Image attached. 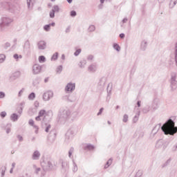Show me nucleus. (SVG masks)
<instances>
[{"instance_id": "nucleus-21", "label": "nucleus", "mask_w": 177, "mask_h": 177, "mask_svg": "<svg viewBox=\"0 0 177 177\" xmlns=\"http://www.w3.org/2000/svg\"><path fill=\"white\" fill-rule=\"evenodd\" d=\"M62 169H63V171H64V172H66V171H68V169L70 168V165H68V163H67V162H62Z\"/></svg>"}, {"instance_id": "nucleus-5", "label": "nucleus", "mask_w": 177, "mask_h": 177, "mask_svg": "<svg viewBox=\"0 0 177 177\" xmlns=\"http://www.w3.org/2000/svg\"><path fill=\"white\" fill-rule=\"evenodd\" d=\"M170 86L171 91H176L177 88L176 73H173L171 75Z\"/></svg>"}, {"instance_id": "nucleus-42", "label": "nucleus", "mask_w": 177, "mask_h": 177, "mask_svg": "<svg viewBox=\"0 0 177 177\" xmlns=\"http://www.w3.org/2000/svg\"><path fill=\"white\" fill-rule=\"evenodd\" d=\"M109 86H110V84H108V87H107V92H108V95H107V97H106V100H110V95H111V89L109 90Z\"/></svg>"}, {"instance_id": "nucleus-17", "label": "nucleus", "mask_w": 177, "mask_h": 177, "mask_svg": "<svg viewBox=\"0 0 177 177\" xmlns=\"http://www.w3.org/2000/svg\"><path fill=\"white\" fill-rule=\"evenodd\" d=\"M104 85H106V78L102 77L98 82L100 89H103V88H104Z\"/></svg>"}, {"instance_id": "nucleus-19", "label": "nucleus", "mask_w": 177, "mask_h": 177, "mask_svg": "<svg viewBox=\"0 0 177 177\" xmlns=\"http://www.w3.org/2000/svg\"><path fill=\"white\" fill-rule=\"evenodd\" d=\"M96 70V64H93L88 67V71H89V73H95Z\"/></svg>"}, {"instance_id": "nucleus-2", "label": "nucleus", "mask_w": 177, "mask_h": 177, "mask_svg": "<svg viewBox=\"0 0 177 177\" xmlns=\"http://www.w3.org/2000/svg\"><path fill=\"white\" fill-rule=\"evenodd\" d=\"M41 166L43 168V171H41V176H45L46 171H52L53 169V165L49 159H44L41 162Z\"/></svg>"}, {"instance_id": "nucleus-50", "label": "nucleus", "mask_w": 177, "mask_h": 177, "mask_svg": "<svg viewBox=\"0 0 177 177\" xmlns=\"http://www.w3.org/2000/svg\"><path fill=\"white\" fill-rule=\"evenodd\" d=\"M176 3H177V0H171V1H170V7L171 6V8H173V7H174L175 6V5H176Z\"/></svg>"}, {"instance_id": "nucleus-37", "label": "nucleus", "mask_w": 177, "mask_h": 177, "mask_svg": "<svg viewBox=\"0 0 177 177\" xmlns=\"http://www.w3.org/2000/svg\"><path fill=\"white\" fill-rule=\"evenodd\" d=\"M73 172H77L78 171V167L77 166V163H75L74 160H73Z\"/></svg>"}, {"instance_id": "nucleus-6", "label": "nucleus", "mask_w": 177, "mask_h": 177, "mask_svg": "<svg viewBox=\"0 0 177 177\" xmlns=\"http://www.w3.org/2000/svg\"><path fill=\"white\" fill-rule=\"evenodd\" d=\"M43 100L44 102H49L52 97H53V91H48L44 93L43 94Z\"/></svg>"}, {"instance_id": "nucleus-35", "label": "nucleus", "mask_w": 177, "mask_h": 177, "mask_svg": "<svg viewBox=\"0 0 177 177\" xmlns=\"http://www.w3.org/2000/svg\"><path fill=\"white\" fill-rule=\"evenodd\" d=\"M58 57H59V53H55L51 57V60L55 62L56 61L57 59H58Z\"/></svg>"}, {"instance_id": "nucleus-51", "label": "nucleus", "mask_w": 177, "mask_h": 177, "mask_svg": "<svg viewBox=\"0 0 177 177\" xmlns=\"http://www.w3.org/2000/svg\"><path fill=\"white\" fill-rule=\"evenodd\" d=\"M82 51V50H81V48H78L77 50H76V51L74 53V56H78L80 55V53H81V52Z\"/></svg>"}, {"instance_id": "nucleus-60", "label": "nucleus", "mask_w": 177, "mask_h": 177, "mask_svg": "<svg viewBox=\"0 0 177 177\" xmlns=\"http://www.w3.org/2000/svg\"><path fill=\"white\" fill-rule=\"evenodd\" d=\"M104 110V108H101L99 111V112L97 113V115H101V114L103 113V111Z\"/></svg>"}, {"instance_id": "nucleus-8", "label": "nucleus", "mask_w": 177, "mask_h": 177, "mask_svg": "<svg viewBox=\"0 0 177 177\" xmlns=\"http://www.w3.org/2000/svg\"><path fill=\"white\" fill-rule=\"evenodd\" d=\"M32 74L34 75L40 74V73L42 71V66H41L38 64H35L32 66Z\"/></svg>"}, {"instance_id": "nucleus-33", "label": "nucleus", "mask_w": 177, "mask_h": 177, "mask_svg": "<svg viewBox=\"0 0 177 177\" xmlns=\"http://www.w3.org/2000/svg\"><path fill=\"white\" fill-rule=\"evenodd\" d=\"M171 159L169 158L163 165H162V168H165V167H168L169 164H171Z\"/></svg>"}, {"instance_id": "nucleus-40", "label": "nucleus", "mask_w": 177, "mask_h": 177, "mask_svg": "<svg viewBox=\"0 0 177 177\" xmlns=\"http://www.w3.org/2000/svg\"><path fill=\"white\" fill-rule=\"evenodd\" d=\"M56 71L58 74H60L62 71H63V66L62 65L58 66Z\"/></svg>"}, {"instance_id": "nucleus-16", "label": "nucleus", "mask_w": 177, "mask_h": 177, "mask_svg": "<svg viewBox=\"0 0 177 177\" xmlns=\"http://www.w3.org/2000/svg\"><path fill=\"white\" fill-rule=\"evenodd\" d=\"M158 104H160V100L158 98H155L153 100L151 106L153 110H157V109H158Z\"/></svg>"}, {"instance_id": "nucleus-63", "label": "nucleus", "mask_w": 177, "mask_h": 177, "mask_svg": "<svg viewBox=\"0 0 177 177\" xmlns=\"http://www.w3.org/2000/svg\"><path fill=\"white\" fill-rule=\"evenodd\" d=\"M172 151H177V144L174 146H173L171 149Z\"/></svg>"}, {"instance_id": "nucleus-57", "label": "nucleus", "mask_w": 177, "mask_h": 177, "mask_svg": "<svg viewBox=\"0 0 177 177\" xmlns=\"http://www.w3.org/2000/svg\"><path fill=\"white\" fill-rule=\"evenodd\" d=\"M28 124H29V125H31V127H34V120L30 119Z\"/></svg>"}, {"instance_id": "nucleus-27", "label": "nucleus", "mask_w": 177, "mask_h": 177, "mask_svg": "<svg viewBox=\"0 0 177 177\" xmlns=\"http://www.w3.org/2000/svg\"><path fill=\"white\" fill-rule=\"evenodd\" d=\"M68 100L71 102H75L77 100V96L75 94H72L68 97Z\"/></svg>"}, {"instance_id": "nucleus-36", "label": "nucleus", "mask_w": 177, "mask_h": 177, "mask_svg": "<svg viewBox=\"0 0 177 177\" xmlns=\"http://www.w3.org/2000/svg\"><path fill=\"white\" fill-rule=\"evenodd\" d=\"M39 62L40 63H45L46 62V58L44 55H41L39 57Z\"/></svg>"}, {"instance_id": "nucleus-13", "label": "nucleus", "mask_w": 177, "mask_h": 177, "mask_svg": "<svg viewBox=\"0 0 177 177\" xmlns=\"http://www.w3.org/2000/svg\"><path fill=\"white\" fill-rule=\"evenodd\" d=\"M164 143H165V142L163 140H158L156 144V149H161V147H162V150H165L167 145H164Z\"/></svg>"}, {"instance_id": "nucleus-41", "label": "nucleus", "mask_w": 177, "mask_h": 177, "mask_svg": "<svg viewBox=\"0 0 177 177\" xmlns=\"http://www.w3.org/2000/svg\"><path fill=\"white\" fill-rule=\"evenodd\" d=\"M73 153H74V147H71L68 151V157L69 158H71V156H73Z\"/></svg>"}, {"instance_id": "nucleus-43", "label": "nucleus", "mask_w": 177, "mask_h": 177, "mask_svg": "<svg viewBox=\"0 0 177 177\" xmlns=\"http://www.w3.org/2000/svg\"><path fill=\"white\" fill-rule=\"evenodd\" d=\"M73 133L74 132H73L71 130H68L66 134V137L68 138V139H70V135H73Z\"/></svg>"}, {"instance_id": "nucleus-59", "label": "nucleus", "mask_w": 177, "mask_h": 177, "mask_svg": "<svg viewBox=\"0 0 177 177\" xmlns=\"http://www.w3.org/2000/svg\"><path fill=\"white\" fill-rule=\"evenodd\" d=\"M33 84H39V77H36L33 82Z\"/></svg>"}, {"instance_id": "nucleus-20", "label": "nucleus", "mask_w": 177, "mask_h": 177, "mask_svg": "<svg viewBox=\"0 0 177 177\" xmlns=\"http://www.w3.org/2000/svg\"><path fill=\"white\" fill-rule=\"evenodd\" d=\"M0 6L1 8H2L3 9H7V10H9V6H10V3H8V2H1L0 3Z\"/></svg>"}, {"instance_id": "nucleus-26", "label": "nucleus", "mask_w": 177, "mask_h": 177, "mask_svg": "<svg viewBox=\"0 0 177 177\" xmlns=\"http://www.w3.org/2000/svg\"><path fill=\"white\" fill-rule=\"evenodd\" d=\"M86 64V60L83 59L79 62L78 66L80 68H85Z\"/></svg>"}, {"instance_id": "nucleus-62", "label": "nucleus", "mask_w": 177, "mask_h": 177, "mask_svg": "<svg viewBox=\"0 0 177 177\" xmlns=\"http://www.w3.org/2000/svg\"><path fill=\"white\" fill-rule=\"evenodd\" d=\"M5 97V93L0 91V99H3Z\"/></svg>"}, {"instance_id": "nucleus-38", "label": "nucleus", "mask_w": 177, "mask_h": 177, "mask_svg": "<svg viewBox=\"0 0 177 177\" xmlns=\"http://www.w3.org/2000/svg\"><path fill=\"white\" fill-rule=\"evenodd\" d=\"M45 114H46V111H45L44 109H41V110L39 111L38 115L39 117H44V115H45Z\"/></svg>"}, {"instance_id": "nucleus-29", "label": "nucleus", "mask_w": 177, "mask_h": 177, "mask_svg": "<svg viewBox=\"0 0 177 177\" xmlns=\"http://www.w3.org/2000/svg\"><path fill=\"white\" fill-rule=\"evenodd\" d=\"M20 77V72L17 71L12 74V75L10 77V78H12L13 80H17Z\"/></svg>"}, {"instance_id": "nucleus-49", "label": "nucleus", "mask_w": 177, "mask_h": 177, "mask_svg": "<svg viewBox=\"0 0 177 177\" xmlns=\"http://www.w3.org/2000/svg\"><path fill=\"white\" fill-rule=\"evenodd\" d=\"M128 118H129L128 115L124 114L123 115V119H122L123 122H128Z\"/></svg>"}, {"instance_id": "nucleus-12", "label": "nucleus", "mask_w": 177, "mask_h": 177, "mask_svg": "<svg viewBox=\"0 0 177 177\" xmlns=\"http://www.w3.org/2000/svg\"><path fill=\"white\" fill-rule=\"evenodd\" d=\"M39 50H45L46 49V41L40 40L37 43Z\"/></svg>"}, {"instance_id": "nucleus-58", "label": "nucleus", "mask_w": 177, "mask_h": 177, "mask_svg": "<svg viewBox=\"0 0 177 177\" xmlns=\"http://www.w3.org/2000/svg\"><path fill=\"white\" fill-rule=\"evenodd\" d=\"M19 177H31V174L28 173H26L25 174H23L22 176H19Z\"/></svg>"}, {"instance_id": "nucleus-10", "label": "nucleus", "mask_w": 177, "mask_h": 177, "mask_svg": "<svg viewBox=\"0 0 177 177\" xmlns=\"http://www.w3.org/2000/svg\"><path fill=\"white\" fill-rule=\"evenodd\" d=\"M59 12H60V8L59 7V6H53L49 14L50 19H54L55 13H59Z\"/></svg>"}, {"instance_id": "nucleus-34", "label": "nucleus", "mask_w": 177, "mask_h": 177, "mask_svg": "<svg viewBox=\"0 0 177 177\" xmlns=\"http://www.w3.org/2000/svg\"><path fill=\"white\" fill-rule=\"evenodd\" d=\"M28 99L29 100H34V99H35V93L32 92L30 94H29Z\"/></svg>"}, {"instance_id": "nucleus-7", "label": "nucleus", "mask_w": 177, "mask_h": 177, "mask_svg": "<svg viewBox=\"0 0 177 177\" xmlns=\"http://www.w3.org/2000/svg\"><path fill=\"white\" fill-rule=\"evenodd\" d=\"M75 91V83L69 82L65 86V92L73 93Z\"/></svg>"}, {"instance_id": "nucleus-4", "label": "nucleus", "mask_w": 177, "mask_h": 177, "mask_svg": "<svg viewBox=\"0 0 177 177\" xmlns=\"http://www.w3.org/2000/svg\"><path fill=\"white\" fill-rule=\"evenodd\" d=\"M68 117H70V111L68 110L60 111L58 114L59 122H66L68 120Z\"/></svg>"}, {"instance_id": "nucleus-52", "label": "nucleus", "mask_w": 177, "mask_h": 177, "mask_svg": "<svg viewBox=\"0 0 177 177\" xmlns=\"http://www.w3.org/2000/svg\"><path fill=\"white\" fill-rule=\"evenodd\" d=\"M70 16L71 17H75V16H77V12L75 10H72L71 12Z\"/></svg>"}, {"instance_id": "nucleus-9", "label": "nucleus", "mask_w": 177, "mask_h": 177, "mask_svg": "<svg viewBox=\"0 0 177 177\" xmlns=\"http://www.w3.org/2000/svg\"><path fill=\"white\" fill-rule=\"evenodd\" d=\"M24 52L30 55L31 53V45L30 44V41L26 40L24 45Z\"/></svg>"}, {"instance_id": "nucleus-23", "label": "nucleus", "mask_w": 177, "mask_h": 177, "mask_svg": "<svg viewBox=\"0 0 177 177\" xmlns=\"http://www.w3.org/2000/svg\"><path fill=\"white\" fill-rule=\"evenodd\" d=\"M33 168L35 169V174H36V175H38V174H39V172H41V176H42V172H44V171L41 170V168L39 167H37V165H33Z\"/></svg>"}, {"instance_id": "nucleus-64", "label": "nucleus", "mask_w": 177, "mask_h": 177, "mask_svg": "<svg viewBox=\"0 0 177 177\" xmlns=\"http://www.w3.org/2000/svg\"><path fill=\"white\" fill-rule=\"evenodd\" d=\"M87 59L88 60H93V55H90L88 56Z\"/></svg>"}, {"instance_id": "nucleus-30", "label": "nucleus", "mask_w": 177, "mask_h": 177, "mask_svg": "<svg viewBox=\"0 0 177 177\" xmlns=\"http://www.w3.org/2000/svg\"><path fill=\"white\" fill-rule=\"evenodd\" d=\"M113 49H115V50H116L117 52H120V50H121V47H120V45H118V44H117V43H114V44H113Z\"/></svg>"}, {"instance_id": "nucleus-25", "label": "nucleus", "mask_w": 177, "mask_h": 177, "mask_svg": "<svg viewBox=\"0 0 177 177\" xmlns=\"http://www.w3.org/2000/svg\"><path fill=\"white\" fill-rule=\"evenodd\" d=\"M26 104V102H22L20 103L19 106V109H18V114L21 115V113H23V109H24V105Z\"/></svg>"}, {"instance_id": "nucleus-54", "label": "nucleus", "mask_w": 177, "mask_h": 177, "mask_svg": "<svg viewBox=\"0 0 177 177\" xmlns=\"http://www.w3.org/2000/svg\"><path fill=\"white\" fill-rule=\"evenodd\" d=\"M135 71H136V67H133L131 70L130 74L131 75H133L135 74Z\"/></svg>"}, {"instance_id": "nucleus-46", "label": "nucleus", "mask_w": 177, "mask_h": 177, "mask_svg": "<svg viewBox=\"0 0 177 177\" xmlns=\"http://www.w3.org/2000/svg\"><path fill=\"white\" fill-rule=\"evenodd\" d=\"M44 31H50V25L47 24L44 26Z\"/></svg>"}, {"instance_id": "nucleus-22", "label": "nucleus", "mask_w": 177, "mask_h": 177, "mask_svg": "<svg viewBox=\"0 0 177 177\" xmlns=\"http://www.w3.org/2000/svg\"><path fill=\"white\" fill-rule=\"evenodd\" d=\"M10 120L13 122H16V121H17L19 120V115H17V113H12L10 115Z\"/></svg>"}, {"instance_id": "nucleus-45", "label": "nucleus", "mask_w": 177, "mask_h": 177, "mask_svg": "<svg viewBox=\"0 0 177 177\" xmlns=\"http://www.w3.org/2000/svg\"><path fill=\"white\" fill-rule=\"evenodd\" d=\"M1 177H4L5 176V172L6 171V167H1Z\"/></svg>"}, {"instance_id": "nucleus-39", "label": "nucleus", "mask_w": 177, "mask_h": 177, "mask_svg": "<svg viewBox=\"0 0 177 177\" xmlns=\"http://www.w3.org/2000/svg\"><path fill=\"white\" fill-rule=\"evenodd\" d=\"M5 59H6V56L3 54H0V63H3Z\"/></svg>"}, {"instance_id": "nucleus-1", "label": "nucleus", "mask_w": 177, "mask_h": 177, "mask_svg": "<svg viewBox=\"0 0 177 177\" xmlns=\"http://www.w3.org/2000/svg\"><path fill=\"white\" fill-rule=\"evenodd\" d=\"M161 129L165 135L174 136L177 133V127H175V122L172 119H169L162 127Z\"/></svg>"}, {"instance_id": "nucleus-56", "label": "nucleus", "mask_w": 177, "mask_h": 177, "mask_svg": "<svg viewBox=\"0 0 177 177\" xmlns=\"http://www.w3.org/2000/svg\"><path fill=\"white\" fill-rule=\"evenodd\" d=\"M17 138L19 140V142H23V140H24L23 136H21V135H17Z\"/></svg>"}, {"instance_id": "nucleus-31", "label": "nucleus", "mask_w": 177, "mask_h": 177, "mask_svg": "<svg viewBox=\"0 0 177 177\" xmlns=\"http://www.w3.org/2000/svg\"><path fill=\"white\" fill-rule=\"evenodd\" d=\"M95 149V146L88 144L86 147H84V150H93Z\"/></svg>"}, {"instance_id": "nucleus-14", "label": "nucleus", "mask_w": 177, "mask_h": 177, "mask_svg": "<svg viewBox=\"0 0 177 177\" xmlns=\"http://www.w3.org/2000/svg\"><path fill=\"white\" fill-rule=\"evenodd\" d=\"M160 128H161V124H156L153 127V129L151 131V135H150L151 139H153V138H154V136H156L157 134V132H158V131H160Z\"/></svg>"}, {"instance_id": "nucleus-61", "label": "nucleus", "mask_w": 177, "mask_h": 177, "mask_svg": "<svg viewBox=\"0 0 177 177\" xmlns=\"http://www.w3.org/2000/svg\"><path fill=\"white\" fill-rule=\"evenodd\" d=\"M50 124L47 125V127L45 129V132H49V129H50Z\"/></svg>"}, {"instance_id": "nucleus-11", "label": "nucleus", "mask_w": 177, "mask_h": 177, "mask_svg": "<svg viewBox=\"0 0 177 177\" xmlns=\"http://www.w3.org/2000/svg\"><path fill=\"white\" fill-rule=\"evenodd\" d=\"M56 130L53 129L50 131L48 139L50 143H53L55 140H56Z\"/></svg>"}, {"instance_id": "nucleus-15", "label": "nucleus", "mask_w": 177, "mask_h": 177, "mask_svg": "<svg viewBox=\"0 0 177 177\" xmlns=\"http://www.w3.org/2000/svg\"><path fill=\"white\" fill-rule=\"evenodd\" d=\"M19 7L17 4H10L8 10L11 13H16V12H19Z\"/></svg>"}, {"instance_id": "nucleus-18", "label": "nucleus", "mask_w": 177, "mask_h": 177, "mask_svg": "<svg viewBox=\"0 0 177 177\" xmlns=\"http://www.w3.org/2000/svg\"><path fill=\"white\" fill-rule=\"evenodd\" d=\"M39 157H41V153L39 151H35L32 156V160H39Z\"/></svg>"}, {"instance_id": "nucleus-47", "label": "nucleus", "mask_w": 177, "mask_h": 177, "mask_svg": "<svg viewBox=\"0 0 177 177\" xmlns=\"http://www.w3.org/2000/svg\"><path fill=\"white\" fill-rule=\"evenodd\" d=\"M138 121H139V114L136 115L133 118V122L136 123Z\"/></svg>"}, {"instance_id": "nucleus-28", "label": "nucleus", "mask_w": 177, "mask_h": 177, "mask_svg": "<svg viewBox=\"0 0 177 177\" xmlns=\"http://www.w3.org/2000/svg\"><path fill=\"white\" fill-rule=\"evenodd\" d=\"M111 164H113V158L109 159V160L106 162L104 166V169H107V168H109V167H110Z\"/></svg>"}, {"instance_id": "nucleus-3", "label": "nucleus", "mask_w": 177, "mask_h": 177, "mask_svg": "<svg viewBox=\"0 0 177 177\" xmlns=\"http://www.w3.org/2000/svg\"><path fill=\"white\" fill-rule=\"evenodd\" d=\"M13 22V19L8 17H3L0 20V30L3 31L6 27H9Z\"/></svg>"}, {"instance_id": "nucleus-32", "label": "nucleus", "mask_w": 177, "mask_h": 177, "mask_svg": "<svg viewBox=\"0 0 177 177\" xmlns=\"http://www.w3.org/2000/svg\"><path fill=\"white\" fill-rule=\"evenodd\" d=\"M149 111H150V106H146L142 109V113H144V114H147Z\"/></svg>"}, {"instance_id": "nucleus-55", "label": "nucleus", "mask_w": 177, "mask_h": 177, "mask_svg": "<svg viewBox=\"0 0 177 177\" xmlns=\"http://www.w3.org/2000/svg\"><path fill=\"white\" fill-rule=\"evenodd\" d=\"M3 47H4V49H8V48H10V43L6 42V43L4 44Z\"/></svg>"}, {"instance_id": "nucleus-53", "label": "nucleus", "mask_w": 177, "mask_h": 177, "mask_svg": "<svg viewBox=\"0 0 177 177\" xmlns=\"http://www.w3.org/2000/svg\"><path fill=\"white\" fill-rule=\"evenodd\" d=\"M6 111H2L0 113V117H1V118H5V117H6Z\"/></svg>"}, {"instance_id": "nucleus-24", "label": "nucleus", "mask_w": 177, "mask_h": 177, "mask_svg": "<svg viewBox=\"0 0 177 177\" xmlns=\"http://www.w3.org/2000/svg\"><path fill=\"white\" fill-rule=\"evenodd\" d=\"M147 48V41L143 40L141 42L140 49L141 50H146Z\"/></svg>"}, {"instance_id": "nucleus-44", "label": "nucleus", "mask_w": 177, "mask_h": 177, "mask_svg": "<svg viewBox=\"0 0 177 177\" xmlns=\"http://www.w3.org/2000/svg\"><path fill=\"white\" fill-rule=\"evenodd\" d=\"M95 28L93 25H91L88 29V32H93L95 31Z\"/></svg>"}, {"instance_id": "nucleus-48", "label": "nucleus", "mask_w": 177, "mask_h": 177, "mask_svg": "<svg viewBox=\"0 0 177 177\" xmlns=\"http://www.w3.org/2000/svg\"><path fill=\"white\" fill-rule=\"evenodd\" d=\"M143 175V171L138 170L136 174V177H141Z\"/></svg>"}]
</instances>
